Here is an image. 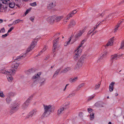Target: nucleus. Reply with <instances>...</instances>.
<instances>
[{"label":"nucleus","mask_w":124,"mask_h":124,"mask_svg":"<svg viewBox=\"0 0 124 124\" xmlns=\"http://www.w3.org/2000/svg\"><path fill=\"white\" fill-rule=\"evenodd\" d=\"M44 112L43 113V116L44 117H48L50 116L51 113H53L55 110V107L53 106L49 105H44Z\"/></svg>","instance_id":"f257e3e1"},{"label":"nucleus","mask_w":124,"mask_h":124,"mask_svg":"<svg viewBox=\"0 0 124 124\" xmlns=\"http://www.w3.org/2000/svg\"><path fill=\"white\" fill-rule=\"evenodd\" d=\"M1 73L3 74H6L7 78L9 82H12L13 81V78L12 75H14L16 73V70H10L7 71L6 70H3L1 71Z\"/></svg>","instance_id":"f03ea898"},{"label":"nucleus","mask_w":124,"mask_h":124,"mask_svg":"<svg viewBox=\"0 0 124 124\" xmlns=\"http://www.w3.org/2000/svg\"><path fill=\"white\" fill-rule=\"evenodd\" d=\"M86 62V55L81 56L75 65V69L79 70Z\"/></svg>","instance_id":"7ed1b4c3"},{"label":"nucleus","mask_w":124,"mask_h":124,"mask_svg":"<svg viewBox=\"0 0 124 124\" xmlns=\"http://www.w3.org/2000/svg\"><path fill=\"white\" fill-rule=\"evenodd\" d=\"M59 40H60V38H58L56 39H55L53 41V52L54 55L53 57H55V55H56V52L59 50V48H61V46H58V44L59 43Z\"/></svg>","instance_id":"20e7f679"},{"label":"nucleus","mask_w":124,"mask_h":124,"mask_svg":"<svg viewBox=\"0 0 124 124\" xmlns=\"http://www.w3.org/2000/svg\"><path fill=\"white\" fill-rule=\"evenodd\" d=\"M20 107V103H15L12 104L10 107L11 113L17 112Z\"/></svg>","instance_id":"39448f33"},{"label":"nucleus","mask_w":124,"mask_h":124,"mask_svg":"<svg viewBox=\"0 0 124 124\" xmlns=\"http://www.w3.org/2000/svg\"><path fill=\"white\" fill-rule=\"evenodd\" d=\"M76 13H77V10H74V11L69 13V14L64 17L63 22V24H66L68 20H69V19H70V18H71L72 17H73V16H74V15H75Z\"/></svg>","instance_id":"423d86ee"},{"label":"nucleus","mask_w":124,"mask_h":124,"mask_svg":"<svg viewBox=\"0 0 124 124\" xmlns=\"http://www.w3.org/2000/svg\"><path fill=\"white\" fill-rule=\"evenodd\" d=\"M82 50L81 49H78L77 48L74 53V55L73 56L74 61L75 62H77L79 59H80V56H81V53Z\"/></svg>","instance_id":"0eeeda50"},{"label":"nucleus","mask_w":124,"mask_h":124,"mask_svg":"<svg viewBox=\"0 0 124 124\" xmlns=\"http://www.w3.org/2000/svg\"><path fill=\"white\" fill-rule=\"evenodd\" d=\"M33 96L32 95H31L28 99L27 100L23 103V104L22 106V108L23 109V110H26V108L27 107H29V105H30V102H31V99H32Z\"/></svg>","instance_id":"6e6552de"},{"label":"nucleus","mask_w":124,"mask_h":124,"mask_svg":"<svg viewBox=\"0 0 124 124\" xmlns=\"http://www.w3.org/2000/svg\"><path fill=\"white\" fill-rule=\"evenodd\" d=\"M41 75V72H39L34 75L32 78V80L34 83H36L38 84V81L40 78V76Z\"/></svg>","instance_id":"1a4fd4ad"},{"label":"nucleus","mask_w":124,"mask_h":124,"mask_svg":"<svg viewBox=\"0 0 124 124\" xmlns=\"http://www.w3.org/2000/svg\"><path fill=\"white\" fill-rule=\"evenodd\" d=\"M36 113H37V109L34 108L33 109H32L27 116V119H31V118H32L33 116H35L36 115Z\"/></svg>","instance_id":"9d476101"},{"label":"nucleus","mask_w":124,"mask_h":124,"mask_svg":"<svg viewBox=\"0 0 124 124\" xmlns=\"http://www.w3.org/2000/svg\"><path fill=\"white\" fill-rule=\"evenodd\" d=\"M47 21L49 24H53L54 23H55V16H49L47 18Z\"/></svg>","instance_id":"9b49d317"},{"label":"nucleus","mask_w":124,"mask_h":124,"mask_svg":"<svg viewBox=\"0 0 124 124\" xmlns=\"http://www.w3.org/2000/svg\"><path fill=\"white\" fill-rule=\"evenodd\" d=\"M63 19V16H54L55 23H59Z\"/></svg>","instance_id":"f8f14e48"},{"label":"nucleus","mask_w":124,"mask_h":124,"mask_svg":"<svg viewBox=\"0 0 124 124\" xmlns=\"http://www.w3.org/2000/svg\"><path fill=\"white\" fill-rule=\"evenodd\" d=\"M121 56L118 55L117 54H114L113 55H111L110 58V61L112 62H114V61H117L119 58H120Z\"/></svg>","instance_id":"ddd939ff"},{"label":"nucleus","mask_w":124,"mask_h":124,"mask_svg":"<svg viewBox=\"0 0 124 124\" xmlns=\"http://www.w3.org/2000/svg\"><path fill=\"white\" fill-rule=\"evenodd\" d=\"M76 26V21L74 20H72L69 24L68 26V29H71V28H74Z\"/></svg>","instance_id":"4468645a"},{"label":"nucleus","mask_w":124,"mask_h":124,"mask_svg":"<svg viewBox=\"0 0 124 124\" xmlns=\"http://www.w3.org/2000/svg\"><path fill=\"white\" fill-rule=\"evenodd\" d=\"M26 54H21L20 55V56H18L16 58H15V57H14L13 59L14 61H17L18 62H19V61H20L21 59H24V58H26Z\"/></svg>","instance_id":"2eb2a0df"},{"label":"nucleus","mask_w":124,"mask_h":124,"mask_svg":"<svg viewBox=\"0 0 124 124\" xmlns=\"http://www.w3.org/2000/svg\"><path fill=\"white\" fill-rule=\"evenodd\" d=\"M85 31V30H82V31H79L77 34L75 35V37L76 38V40L75 41H76V40H77V39H78V38H79L80 37V36H81L83 33H84Z\"/></svg>","instance_id":"dca6fc26"},{"label":"nucleus","mask_w":124,"mask_h":124,"mask_svg":"<svg viewBox=\"0 0 124 124\" xmlns=\"http://www.w3.org/2000/svg\"><path fill=\"white\" fill-rule=\"evenodd\" d=\"M46 81V78H41L40 77V78L39 79V80L38 81V83H40V86H43L44 84H45V82Z\"/></svg>","instance_id":"f3484780"},{"label":"nucleus","mask_w":124,"mask_h":124,"mask_svg":"<svg viewBox=\"0 0 124 124\" xmlns=\"http://www.w3.org/2000/svg\"><path fill=\"white\" fill-rule=\"evenodd\" d=\"M20 65L19 62H15L12 64V67L13 68L12 70H16L19 67V65Z\"/></svg>","instance_id":"a211bd4d"},{"label":"nucleus","mask_w":124,"mask_h":124,"mask_svg":"<svg viewBox=\"0 0 124 124\" xmlns=\"http://www.w3.org/2000/svg\"><path fill=\"white\" fill-rule=\"evenodd\" d=\"M61 69H62V67L59 68L55 72V73L52 77V78L53 79H54V78H56V77H57V76H58V75H59V73H60V71H61Z\"/></svg>","instance_id":"6ab92c4d"},{"label":"nucleus","mask_w":124,"mask_h":124,"mask_svg":"<svg viewBox=\"0 0 124 124\" xmlns=\"http://www.w3.org/2000/svg\"><path fill=\"white\" fill-rule=\"evenodd\" d=\"M63 111H64V108L62 107H60L58 110L57 115L58 116L62 115V114L63 113Z\"/></svg>","instance_id":"aec40b11"},{"label":"nucleus","mask_w":124,"mask_h":124,"mask_svg":"<svg viewBox=\"0 0 124 124\" xmlns=\"http://www.w3.org/2000/svg\"><path fill=\"white\" fill-rule=\"evenodd\" d=\"M85 85H86V83H82L78 85L76 89L77 92H78V91H80L82 88H84V87H85Z\"/></svg>","instance_id":"412c9836"},{"label":"nucleus","mask_w":124,"mask_h":124,"mask_svg":"<svg viewBox=\"0 0 124 124\" xmlns=\"http://www.w3.org/2000/svg\"><path fill=\"white\" fill-rule=\"evenodd\" d=\"M71 70V68L70 67H66L61 71V73H67L68 71Z\"/></svg>","instance_id":"4be33fe9"},{"label":"nucleus","mask_w":124,"mask_h":124,"mask_svg":"<svg viewBox=\"0 0 124 124\" xmlns=\"http://www.w3.org/2000/svg\"><path fill=\"white\" fill-rule=\"evenodd\" d=\"M114 86H115V82L113 81L112 82L109 86V91L110 92H113L114 91Z\"/></svg>","instance_id":"5701e85b"},{"label":"nucleus","mask_w":124,"mask_h":124,"mask_svg":"<svg viewBox=\"0 0 124 124\" xmlns=\"http://www.w3.org/2000/svg\"><path fill=\"white\" fill-rule=\"evenodd\" d=\"M114 38H115L114 37L110 38V40L107 44V46H112V45H113V42H114Z\"/></svg>","instance_id":"b1692460"},{"label":"nucleus","mask_w":124,"mask_h":124,"mask_svg":"<svg viewBox=\"0 0 124 124\" xmlns=\"http://www.w3.org/2000/svg\"><path fill=\"white\" fill-rule=\"evenodd\" d=\"M78 81V77H76L74 78H71L69 79V82L70 83H75L76 82H77Z\"/></svg>","instance_id":"393cba45"},{"label":"nucleus","mask_w":124,"mask_h":124,"mask_svg":"<svg viewBox=\"0 0 124 124\" xmlns=\"http://www.w3.org/2000/svg\"><path fill=\"white\" fill-rule=\"evenodd\" d=\"M97 63H99V64H101L104 62V61L103 60V57L102 56H100L99 58L97 60Z\"/></svg>","instance_id":"a878e982"},{"label":"nucleus","mask_w":124,"mask_h":124,"mask_svg":"<svg viewBox=\"0 0 124 124\" xmlns=\"http://www.w3.org/2000/svg\"><path fill=\"white\" fill-rule=\"evenodd\" d=\"M121 24L122 21H121L120 23L117 24V25L115 27V28L113 30L114 32H117V31H118V30H119V28H120V26Z\"/></svg>","instance_id":"bb28decb"},{"label":"nucleus","mask_w":124,"mask_h":124,"mask_svg":"<svg viewBox=\"0 0 124 124\" xmlns=\"http://www.w3.org/2000/svg\"><path fill=\"white\" fill-rule=\"evenodd\" d=\"M103 104H104L102 102H98L95 104V106L96 107H103Z\"/></svg>","instance_id":"cd10ccee"},{"label":"nucleus","mask_w":124,"mask_h":124,"mask_svg":"<svg viewBox=\"0 0 124 124\" xmlns=\"http://www.w3.org/2000/svg\"><path fill=\"white\" fill-rule=\"evenodd\" d=\"M72 38H73V35H72L70 36V38L69 39V41L67 42L64 43V46H67L68 45H69V44L70 43V41H71V39H72Z\"/></svg>","instance_id":"c85d7f7f"},{"label":"nucleus","mask_w":124,"mask_h":124,"mask_svg":"<svg viewBox=\"0 0 124 124\" xmlns=\"http://www.w3.org/2000/svg\"><path fill=\"white\" fill-rule=\"evenodd\" d=\"M9 6L10 8H14L15 7V3L14 2H9Z\"/></svg>","instance_id":"c756f323"},{"label":"nucleus","mask_w":124,"mask_h":124,"mask_svg":"<svg viewBox=\"0 0 124 124\" xmlns=\"http://www.w3.org/2000/svg\"><path fill=\"white\" fill-rule=\"evenodd\" d=\"M36 44H37V43L35 41H34L32 42V43L31 44V49H33V48H34L35 47V46H36Z\"/></svg>","instance_id":"7c9ffc66"},{"label":"nucleus","mask_w":124,"mask_h":124,"mask_svg":"<svg viewBox=\"0 0 124 124\" xmlns=\"http://www.w3.org/2000/svg\"><path fill=\"white\" fill-rule=\"evenodd\" d=\"M69 105H70V102H66L64 104L63 108H68L69 107Z\"/></svg>","instance_id":"2f4dec72"},{"label":"nucleus","mask_w":124,"mask_h":124,"mask_svg":"<svg viewBox=\"0 0 124 124\" xmlns=\"http://www.w3.org/2000/svg\"><path fill=\"white\" fill-rule=\"evenodd\" d=\"M99 88H100V83H97L95 85L94 90L96 91V90H98Z\"/></svg>","instance_id":"473e14b6"},{"label":"nucleus","mask_w":124,"mask_h":124,"mask_svg":"<svg viewBox=\"0 0 124 124\" xmlns=\"http://www.w3.org/2000/svg\"><path fill=\"white\" fill-rule=\"evenodd\" d=\"M85 42H86V40H83L81 41V44H79V46L78 47L77 49H78V50H81V49H80V48H81V47H82V45H83L84 43H85Z\"/></svg>","instance_id":"72a5a7b5"},{"label":"nucleus","mask_w":124,"mask_h":124,"mask_svg":"<svg viewBox=\"0 0 124 124\" xmlns=\"http://www.w3.org/2000/svg\"><path fill=\"white\" fill-rule=\"evenodd\" d=\"M55 3H53V2H50L49 4H48V8H49V9H51V8H54V6H55Z\"/></svg>","instance_id":"f704fd0d"},{"label":"nucleus","mask_w":124,"mask_h":124,"mask_svg":"<svg viewBox=\"0 0 124 124\" xmlns=\"http://www.w3.org/2000/svg\"><path fill=\"white\" fill-rule=\"evenodd\" d=\"M48 47L46 46H45L43 50H41V51L39 53V56H40V55H41L42 53H43V52H45V51H46V50H47Z\"/></svg>","instance_id":"c9c22d12"},{"label":"nucleus","mask_w":124,"mask_h":124,"mask_svg":"<svg viewBox=\"0 0 124 124\" xmlns=\"http://www.w3.org/2000/svg\"><path fill=\"white\" fill-rule=\"evenodd\" d=\"M0 97H1L2 98H4V97H5V95L3 93V92H2L0 89Z\"/></svg>","instance_id":"e433bc0d"},{"label":"nucleus","mask_w":124,"mask_h":124,"mask_svg":"<svg viewBox=\"0 0 124 124\" xmlns=\"http://www.w3.org/2000/svg\"><path fill=\"white\" fill-rule=\"evenodd\" d=\"M6 101L8 104H10V102H11V98L10 97H8V96H7V97L6 99Z\"/></svg>","instance_id":"4c0bfd02"},{"label":"nucleus","mask_w":124,"mask_h":124,"mask_svg":"<svg viewBox=\"0 0 124 124\" xmlns=\"http://www.w3.org/2000/svg\"><path fill=\"white\" fill-rule=\"evenodd\" d=\"M75 93H71L70 94H69L68 96H67V98H70L71 97H73L75 95Z\"/></svg>","instance_id":"58836bf2"},{"label":"nucleus","mask_w":124,"mask_h":124,"mask_svg":"<svg viewBox=\"0 0 124 124\" xmlns=\"http://www.w3.org/2000/svg\"><path fill=\"white\" fill-rule=\"evenodd\" d=\"M14 95H15V93L13 92H10L7 94V96L9 97H10V96H14Z\"/></svg>","instance_id":"ea45409f"},{"label":"nucleus","mask_w":124,"mask_h":124,"mask_svg":"<svg viewBox=\"0 0 124 124\" xmlns=\"http://www.w3.org/2000/svg\"><path fill=\"white\" fill-rule=\"evenodd\" d=\"M120 49H124V39L121 42Z\"/></svg>","instance_id":"a19ab883"},{"label":"nucleus","mask_w":124,"mask_h":124,"mask_svg":"<svg viewBox=\"0 0 124 124\" xmlns=\"http://www.w3.org/2000/svg\"><path fill=\"white\" fill-rule=\"evenodd\" d=\"M20 21H21V20L20 19L16 20L13 21V22L12 23V25H16V24H18V23H19Z\"/></svg>","instance_id":"79ce46f5"},{"label":"nucleus","mask_w":124,"mask_h":124,"mask_svg":"<svg viewBox=\"0 0 124 124\" xmlns=\"http://www.w3.org/2000/svg\"><path fill=\"white\" fill-rule=\"evenodd\" d=\"M90 117L91 121H93V120L94 119V113H91Z\"/></svg>","instance_id":"37998d69"},{"label":"nucleus","mask_w":124,"mask_h":124,"mask_svg":"<svg viewBox=\"0 0 124 124\" xmlns=\"http://www.w3.org/2000/svg\"><path fill=\"white\" fill-rule=\"evenodd\" d=\"M107 54H108V52H107V51L105 50L102 54V56H101L104 58V57H105V56H106L107 55Z\"/></svg>","instance_id":"c03bdc74"},{"label":"nucleus","mask_w":124,"mask_h":124,"mask_svg":"<svg viewBox=\"0 0 124 124\" xmlns=\"http://www.w3.org/2000/svg\"><path fill=\"white\" fill-rule=\"evenodd\" d=\"M95 95L94 96H91L90 97H89L87 99V101H91V100H92V99H93V97H94Z\"/></svg>","instance_id":"a18cd8bd"},{"label":"nucleus","mask_w":124,"mask_h":124,"mask_svg":"<svg viewBox=\"0 0 124 124\" xmlns=\"http://www.w3.org/2000/svg\"><path fill=\"white\" fill-rule=\"evenodd\" d=\"M30 5L31 6H33V7L36 6L37 5L36 2H34L33 3H30Z\"/></svg>","instance_id":"49530a36"},{"label":"nucleus","mask_w":124,"mask_h":124,"mask_svg":"<svg viewBox=\"0 0 124 124\" xmlns=\"http://www.w3.org/2000/svg\"><path fill=\"white\" fill-rule=\"evenodd\" d=\"M13 30H14V27H12L8 31V33H9V32H11V31H13Z\"/></svg>","instance_id":"de8ad7c7"},{"label":"nucleus","mask_w":124,"mask_h":124,"mask_svg":"<svg viewBox=\"0 0 124 124\" xmlns=\"http://www.w3.org/2000/svg\"><path fill=\"white\" fill-rule=\"evenodd\" d=\"M9 35V34L6 33V34H5L4 35H2L1 36V37H2V38H5V37H6L7 36H8Z\"/></svg>","instance_id":"09e8293b"},{"label":"nucleus","mask_w":124,"mask_h":124,"mask_svg":"<svg viewBox=\"0 0 124 124\" xmlns=\"http://www.w3.org/2000/svg\"><path fill=\"white\" fill-rule=\"evenodd\" d=\"M0 32H5V29L4 28H3L0 29Z\"/></svg>","instance_id":"8fccbe9b"},{"label":"nucleus","mask_w":124,"mask_h":124,"mask_svg":"<svg viewBox=\"0 0 124 124\" xmlns=\"http://www.w3.org/2000/svg\"><path fill=\"white\" fill-rule=\"evenodd\" d=\"M111 18H112V14H109L108 16H107V19H110Z\"/></svg>","instance_id":"3c124183"},{"label":"nucleus","mask_w":124,"mask_h":124,"mask_svg":"<svg viewBox=\"0 0 124 124\" xmlns=\"http://www.w3.org/2000/svg\"><path fill=\"white\" fill-rule=\"evenodd\" d=\"M87 110L89 113H92V112H93V109L91 108H88Z\"/></svg>","instance_id":"603ef678"},{"label":"nucleus","mask_w":124,"mask_h":124,"mask_svg":"<svg viewBox=\"0 0 124 124\" xmlns=\"http://www.w3.org/2000/svg\"><path fill=\"white\" fill-rule=\"evenodd\" d=\"M31 50H32V48H31V46H30V47H29V48H28L27 49V52L28 53H29V52H31Z\"/></svg>","instance_id":"864d4df0"},{"label":"nucleus","mask_w":124,"mask_h":124,"mask_svg":"<svg viewBox=\"0 0 124 124\" xmlns=\"http://www.w3.org/2000/svg\"><path fill=\"white\" fill-rule=\"evenodd\" d=\"M30 20H31V22H33V21H34V17H30Z\"/></svg>","instance_id":"5fc2aeb1"},{"label":"nucleus","mask_w":124,"mask_h":124,"mask_svg":"<svg viewBox=\"0 0 124 124\" xmlns=\"http://www.w3.org/2000/svg\"><path fill=\"white\" fill-rule=\"evenodd\" d=\"M31 11V10L28 9L27 10H26V12H25V15H27V14H28Z\"/></svg>","instance_id":"6e6d98bb"},{"label":"nucleus","mask_w":124,"mask_h":124,"mask_svg":"<svg viewBox=\"0 0 124 124\" xmlns=\"http://www.w3.org/2000/svg\"><path fill=\"white\" fill-rule=\"evenodd\" d=\"M67 86H68V84H66L64 87V88L63 90V92H65V90H66V88H67Z\"/></svg>","instance_id":"4d7b16f0"},{"label":"nucleus","mask_w":124,"mask_h":124,"mask_svg":"<svg viewBox=\"0 0 124 124\" xmlns=\"http://www.w3.org/2000/svg\"><path fill=\"white\" fill-rule=\"evenodd\" d=\"M99 16H101V17H103L104 16V13H102L101 14H99Z\"/></svg>","instance_id":"13d9d810"},{"label":"nucleus","mask_w":124,"mask_h":124,"mask_svg":"<svg viewBox=\"0 0 124 124\" xmlns=\"http://www.w3.org/2000/svg\"><path fill=\"white\" fill-rule=\"evenodd\" d=\"M49 59H50V57H49V56H46V58L45 59V61H48V60H49Z\"/></svg>","instance_id":"bf43d9fd"},{"label":"nucleus","mask_w":124,"mask_h":124,"mask_svg":"<svg viewBox=\"0 0 124 124\" xmlns=\"http://www.w3.org/2000/svg\"><path fill=\"white\" fill-rule=\"evenodd\" d=\"M101 23V22H98L96 24V27H98V26H99V25H100V24Z\"/></svg>","instance_id":"052dcab7"},{"label":"nucleus","mask_w":124,"mask_h":124,"mask_svg":"<svg viewBox=\"0 0 124 124\" xmlns=\"http://www.w3.org/2000/svg\"><path fill=\"white\" fill-rule=\"evenodd\" d=\"M96 29H97V27H96V26L94 27V29L92 31H94L96 30Z\"/></svg>","instance_id":"680f3d73"},{"label":"nucleus","mask_w":124,"mask_h":124,"mask_svg":"<svg viewBox=\"0 0 124 124\" xmlns=\"http://www.w3.org/2000/svg\"><path fill=\"white\" fill-rule=\"evenodd\" d=\"M91 31V32H90ZM90 31L88 32V34H91V33H92V32H93V29H92L91 30H90Z\"/></svg>","instance_id":"e2e57ef3"},{"label":"nucleus","mask_w":124,"mask_h":124,"mask_svg":"<svg viewBox=\"0 0 124 124\" xmlns=\"http://www.w3.org/2000/svg\"><path fill=\"white\" fill-rule=\"evenodd\" d=\"M3 22V20L0 19V24H1V23Z\"/></svg>","instance_id":"0e129e2a"},{"label":"nucleus","mask_w":124,"mask_h":124,"mask_svg":"<svg viewBox=\"0 0 124 124\" xmlns=\"http://www.w3.org/2000/svg\"><path fill=\"white\" fill-rule=\"evenodd\" d=\"M13 25H14V24H12V23L8 25V27H11V26H13Z\"/></svg>","instance_id":"69168bd1"},{"label":"nucleus","mask_w":124,"mask_h":124,"mask_svg":"<svg viewBox=\"0 0 124 124\" xmlns=\"http://www.w3.org/2000/svg\"><path fill=\"white\" fill-rule=\"evenodd\" d=\"M119 95V94H118L117 93H115V96H118Z\"/></svg>","instance_id":"338daca9"},{"label":"nucleus","mask_w":124,"mask_h":124,"mask_svg":"<svg viewBox=\"0 0 124 124\" xmlns=\"http://www.w3.org/2000/svg\"><path fill=\"white\" fill-rule=\"evenodd\" d=\"M121 3H124V0H122V1H121Z\"/></svg>","instance_id":"774afa93"}]
</instances>
